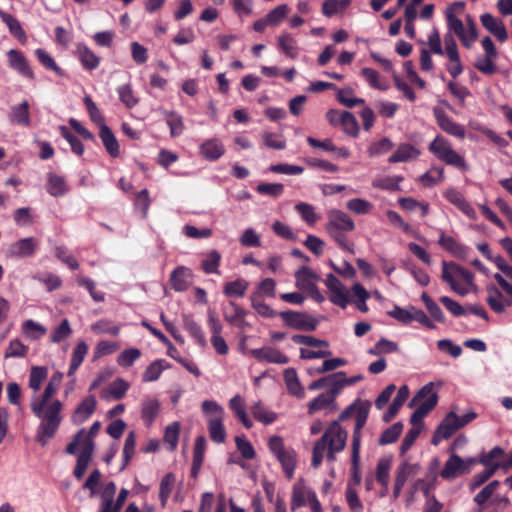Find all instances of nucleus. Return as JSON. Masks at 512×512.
<instances>
[{"mask_svg": "<svg viewBox=\"0 0 512 512\" xmlns=\"http://www.w3.org/2000/svg\"><path fill=\"white\" fill-rule=\"evenodd\" d=\"M364 404H368L369 408L371 407L369 401L361 402L356 400L341 412L338 420H334L329 424L324 434L316 441L313 447L311 464L314 468H318L321 465L326 450L328 461H334L335 454L344 450L348 433L341 427L340 422L346 421L355 414L356 424L358 410Z\"/></svg>", "mask_w": 512, "mask_h": 512, "instance_id": "obj_1", "label": "nucleus"}, {"mask_svg": "<svg viewBox=\"0 0 512 512\" xmlns=\"http://www.w3.org/2000/svg\"><path fill=\"white\" fill-rule=\"evenodd\" d=\"M63 404L59 400L43 402L34 400L31 403L33 414L41 420L35 435V440L42 447H45L49 441L56 435L61 422V411Z\"/></svg>", "mask_w": 512, "mask_h": 512, "instance_id": "obj_2", "label": "nucleus"}, {"mask_svg": "<svg viewBox=\"0 0 512 512\" xmlns=\"http://www.w3.org/2000/svg\"><path fill=\"white\" fill-rule=\"evenodd\" d=\"M428 150L446 165L452 166L460 171H467L469 169L465 158L455 151L449 140L442 135H437L434 140L430 142Z\"/></svg>", "mask_w": 512, "mask_h": 512, "instance_id": "obj_3", "label": "nucleus"}, {"mask_svg": "<svg viewBox=\"0 0 512 512\" xmlns=\"http://www.w3.org/2000/svg\"><path fill=\"white\" fill-rule=\"evenodd\" d=\"M424 400L419 407L412 413L410 423L412 427L423 426V419L428 413L435 408L438 403V394L434 391L433 382L425 384L413 397L409 406L412 407L413 403Z\"/></svg>", "mask_w": 512, "mask_h": 512, "instance_id": "obj_4", "label": "nucleus"}, {"mask_svg": "<svg viewBox=\"0 0 512 512\" xmlns=\"http://www.w3.org/2000/svg\"><path fill=\"white\" fill-rule=\"evenodd\" d=\"M369 415V405H362L357 413V423L354 427L352 436V455H351V470H352V481L355 485L361 483V472L359 469L360 461V446H361V430L365 426Z\"/></svg>", "mask_w": 512, "mask_h": 512, "instance_id": "obj_5", "label": "nucleus"}, {"mask_svg": "<svg viewBox=\"0 0 512 512\" xmlns=\"http://www.w3.org/2000/svg\"><path fill=\"white\" fill-rule=\"evenodd\" d=\"M269 451L280 462L287 479H292L296 468V452L292 447L285 446L281 436L273 435L268 439Z\"/></svg>", "mask_w": 512, "mask_h": 512, "instance_id": "obj_6", "label": "nucleus"}, {"mask_svg": "<svg viewBox=\"0 0 512 512\" xmlns=\"http://www.w3.org/2000/svg\"><path fill=\"white\" fill-rule=\"evenodd\" d=\"M279 316L284 321V324L296 330L302 331H314L316 330L319 321L305 312L296 311H283L279 313Z\"/></svg>", "mask_w": 512, "mask_h": 512, "instance_id": "obj_7", "label": "nucleus"}, {"mask_svg": "<svg viewBox=\"0 0 512 512\" xmlns=\"http://www.w3.org/2000/svg\"><path fill=\"white\" fill-rule=\"evenodd\" d=\"M101 428V423L95 421L89 431L87 432L84 428L80 429L73 437L72 441L66 446L65 452L70 455H75L78 451L79 446H85L91 443V447L95 449L94 438L97 436Z\"/></svg>", "mask_w": 512, "mask_h": 512, "instance_id": "obj_8", "label": "nucleus"}, {"mask_svg": "<svg viewBox=\"0 0 512 512\" xmlns=\"http://www.w3.org/2000/svg\"><path fill=\"white\" fill-rule=\"evenodd\" d=\"M433 115L437 125L440 129L458 139H464L466 136L465 127L455 122L448 114L440 107L433 108Z\"/></svg>", "mask_w": 512, "mask_h": 512, "instance_id": "obj_9", "label": "nucleus"}, {"mask_svg": "<svg viewBox=\"0 0 512 512\" xmlns=\"http://www.w3.org/2000/svg\"><path fill=\"white\" fill-rule=\"evenodd\" d=\"M38 248V241L34 237L20 239L10 244L6 257L12 259L33 257Z\"/></svg>", "mask_w": 512, "mask_h": 512, "instance_id": "obj_10", "label": "nucleus"}, {"mask_svg": "<svg viewBox=\"0 0 512 512\" xmlns=\"http://www.w3.org/2000/svg\"><path fill=\"white\" fill-rule=\"evenodd\" d=\"M327 231L350 232L355 229L353 219L341 210L333 209L328 212Z\"/></svg>", "mask_w": 512, "mask_h": 512, "instance_id": "obj_11", "label": "nucleus"}, {"mask_svg": "<svg viewBox=\"0 0 512 512\" xmlns=\"http://www.w3.org/2000/svg\"><path fill=\"white\" fill-rule=\"evenodd\" d=\"M325 285L330 291V301L343 309L346 308L349 303L348 293L345 291L341 281L330 273L326 277Z\"/></svg>", "mask_w": 512, "mask_h": 512, "instance_id": "obj_12", "label": "nucleus"}, {"mask_svg": "<svg viewBox=\"0 0 512 512\" xmlns=\"http://www.w3.org/2000/svg\"><path fill=\"white\" fill-rule=\"evenodd\" d=\"M457 430H459L458 416L451 411L445 416L436 429L432 437V444L438 445L441 440L450 438Z\"/></svg>", "mask_w": 512, "mask_h": 512, "instance_id": "obj_13", "label": "nucleus"}, {"mask_svg": "<svg viewBox=\"0 0 512 512\" xmlns=\"http://www.w3.org/2000/svg\"><path fill=\"white\" fill-rule=\"evenodd\" d=\"M480 22L499 42L503 43L508 39L506 27L501 19L494 17L490 13H484L480 16Z\"/></svg>", "mask_w": 512, "mask_h": 512, "instance_id": "obj_14", "label": "nucleus"}, {"mask_svg": "<svg viewBox=\"0 0 512 512\" xmlns=\"http://www.w3.org/2000/svg\"><path fill=\"white\" fill-rule=\"evenodd\" d=\"M252 357L260 362L276 363V364H287L289 357L280 352L278 349L264 346L258 349H252L250 351Z\"/></svg>", "mask_w": 512, "mask_h": 512, "instance_id": "obj_15", "label": "nucleus"}, {"mask_svg": "<svg viewBox=\"0 0 512 512\" xmlns=\"http://www.w3.org/2000/svg\"><path fill=\"white\" fill-rule=\"evenodd\" d=\"M224 320L232 326L243 329L247 324L245 317L246 310L234 301H230L227 306L222 308Z\"/></svg>", "mask_w": 512, "mask_h": 512, "instance_id": "obj_16", "label": "nucleus"}, {"mask_svg": "<svg viewBox=\"0 0 512 512\" xmlns=\"http://www.w3.org/2000/svg\"><path fill=\"white\" fill-rule=\"evenodd\" d=\"M9 66L17 71L20 75L34 79V72L30 67L29 62L19 50L11 49L7 52Z\"/></svg>", "mask_w": 512, "mask_h": 512, "instance_id": "obj_17", "label": "nucleus"}, {"mask_svg": "<svg viewBox=\"0 0 512 512\" xmlns=\"http://www.w3.org/2000/svg\"><path fill=\"white\" fill-rule=\"evenodd\" d=\"M488 296H487V304L490 307V309L497 313L501 314L506 311L507 307L512 306V299L511 297L507 296L504 297L502 292L496 288V287H490L487 289Z\"/></svg>", "mask_w": 512, "mask_h": 512, "instance_id": "obj_18", "label": "nucleus"}, {"mask_svg": "<svg viewBox=\"0 0 512 512\" xmlns=\"http://www.w3.org/2000/svg\"><path fill=\"white\" fill-rule=\"evenodd\" d=\"M96 410V399L93 395L87 396L82 402L77 406L76 410L71 416V421L80 425L84 423Z\"/></svg>", "mask_w": 512, "mask_h": 512, "instance_id": "obj_19", "label": "nucleus"}, {"mask_svg": "<svg viewBox=\"0 0 512 512\" xmlns=\"http://www.w3.org/2000/svg\"><path fill=\"white\" fill-rule=\"evenodd\" d=\"M75 54L84 69L92 71L99 67L100 57L85 44L78 43Z\"/></svg>", "mask_w": 512, "mask_h": 512, "instance_id": "obj_20", "label": "nucleus"}, {"mask_svg": "<svg viewBox=\"0 0 512 512\" xmlns=\"http://www.w3.org/2000/svg\"><path fill=\"white\" fill-rule=\"evenodd\" d=\"M465 472H469V466H465L464 460H462L458 455L452 454L446 461L440 475L443 479H453L458 474H463Z\"/></svg>", "mask_w": 512, "mask_h": 512, "instance_id": "obj_21", "label": "nucleus"}, {"mask_svg": "<svg viewBox=\"0 0 512 512\" xmlns=\"http://www.w3.org/2000/svg\"><path fill=\"white\" fill-rule=\"evenodd\" d=\"M29 108V103L26 100L18 105L12 106L8 114L9 121L12 124L29 127L31 124Z\"/></svg>", "mask_w": 512, "mask_h": 512, "instance_id": "obj_22", "label": "nucleus"}, {"mask_svg": "<svg viewBox=\"0 0 512 512\" xmlns=\"http://www.w3.org/2000/svg\"><path fill=\"white\" fill-rule=\"evenodd\" d=\"M228 405L234 416L242 423L246 429L252 428L253 422L246 412L245 400L241 395L237 394L233 396L229 400Z\"/></svg>", "mask_w": 512, "mask_h": 512, "instance_id": "obj_23", "label": "nucleus"}, {"mask_svg": "<svg viewBox=\"0 0 512 512\" xmlns=\"http://www.w3.org/2000/svg\"><path fill=\"white\" fill-rule=\"evenodd\" d=\"M444 197L453 205H455L461 212H463L468 217L474 219L476 216V212L470 203L465 199V197L458 190L454 188L447 189L444 193Z\"/></svg>", "mask_w": 512, "mask_h": 512, "instance_id": "obj_24", "label": "nucleus"}, {"mask_svg": "<svg viewBox=\"0 0 512 512\" xmlns=\"http://www.w3.org/2000/svg\"><path fill=\"white\" fill-rule=\"evenodd\" d=\"M192 273L191 270L184 266L175 268L170 275V284L175 291L183 292L189 288Z\"/></svg>", "mask_w": 512, "mask_h": 512, "instance_id": "obj_25", "label": "nucleus"}, {"mask_svg": "<svg viewBox=\"0 0 512 512\" xmlns=\"http://www.w3.org/2000/svg\"><path fill=\"white\" fill-rule=\"evenodd\" d=\"M94 450L95 449L91 447V443H88L85 446H81V450L73 470V474L78 480H81L85 475V472L92 460Z\"/></svg>", "mask_w": 512, "mask_h": 512, "instance_id": "obj_26", "label": "nucleus"}, {"mask_svg": "<svg viewBox=\"0 0 512 512\" xmlns=\"http://www.w3.org/2000/svg\"><path fill=\"white\" fill-rule=\"evenodd\" d=\"M46 191L53 197H62L69 191L68 184L63 176L55 173H48Z\"/></svg>", "mask_w": 512, "mask_h": 512, "instance_id": "obj_27", "label": "nucleus"}, {"mask_svg": "<svg viewBox=\"0 0 512 512\" xmlns=\"http://www.w3.org/2000/svg\"><path fill=\"white\" fill-rule=\"evenodd\" d=\"M224 152V145L216 138L206 140L200 145V154L209 161L218 160Z\"/></svg>", "mask_w": 512, "mask_h": 512, "instance_id": "obj_28", "label": "nucleus"}, {"mask_svg": "<svg viewBox=\"0 0 512 512\" xmlns=\"http://www.w3.org/2000/svg\"><path fill=\"white\" fill-rule=\"evenodd\" d=\"M99 137L107 153L113 158L118 157L120 154L118 140L116 139L113 131L106 124H102L100 126Z\"/></svg>", "mask_w": 512, "mask_h": 512, "instance_id": "obj_29", "label": "nucleus"}, {"mask_svg": "<svg viewBox=\"0 0 512 512\" xmlns=\"http://www.w3.org/2000/svg\"><path fill=\"white\" fill-rule=\"evenodd\" d=\"M409 397V388L407 385H403L399 388L396 397L393 399L391 405L388 410L383 415V421L388 423L390 422L399 412L400 408L404 404V402Z\"/></svg>", "mask_w": 512, "mask_h": 512, "instance_id": "obj_30", "label": "nucleus"}, {"mask_svg": "<svg viewBox=\"0 0 512 512\" xmlns=\"http://www.w3.org/2000/svg\"><path fill=\"white\" fill-rule=\"evenodd\" d=\"M420 151L408 143L400 144L396 151L388 158L389 163L407 162L418 158Z\"/></svg>", "mask_w": 512, "mask_h": 512, "instance_id": "obj_31", "label": "nucleus"}, {"mask_svg": "<svg viewBox=\"0 0 512 512\" xmlns=\"http://www.w3.org/2000/svg\"><path fill=\"white\" fill-rule=\"evenodd\" d=\"M295 279L297 288L309 292L316 285L318 276L309 267L303 266L295 273Z\"/></svg>", "mask_w": 512, "mask_h": 512, "instance_id": "obj_32", "label": "nucleus"}, {"mask_svg": "<svg viewBox=\"0 0 512 512\" xmlns=\"http://www.w3.org/2000/svg\"><path fill=\"white\" fill-rule=\"evenodd\" d=\"M438 243L442 248L457 258H465L467 254V247L460 244L453 237L447 236L444 233H441Z\"/></svg>", "mask_w": 512, "mask_h": 512, "instance_id": "obj_33", "label": "nucleus"}, {"mask_svg": "<svg viewBox=\"0 0 512 512\" xmlns=\"http://www.w3.org/2000/svg\"><path fill=\"white\" fill-rule=\"evenodd\" d=\"M183 326L199 346L205 347L207 345L201 326L191 316L183 315Z\"/></svg>", "mask_w": 512, "mask_h": 512, "instance_id": "obj_34", "label": "nucleus"}, {"mask_svg": "<svg viewBox=\"0 0 512 512\" xmlns=\"http://www.w3.org/2000/svg\"><path fill=\"white\" fill-rule=\"evenodd\" d=\"M170 368V364L164 359H157L150 363L146 370L142 374L143 382H154L157 381L162 372Z\"/></svg>", "mask_w": 512, "mask_h": 512, "instance_id": "obj_35", "label": "nucleus"}, {"mask_svg": "<svg viewBox=\"0 0 512 512\" xmlns=\"http://www.w3.org/2000/svg\"><path fill=\"white\" fill-rule=\"evenodd\" d=\"M250 411L254 419L264 425L272 424L277 419V414L268 410L261 401H257L250 406Z\"/></svg>", "mask_w": 512, "mask_h": 512, "instance_id": "obj_36", "label": "nucleus"}, {"mask_svg": "<svg viewBox=\"0 0 512 512\" xmlns=\"http://www.w3.org/2000/svg\"><path fill=\"white\" fill-rule=\"evenodd\" d=\"M176 477L172 472L166 473L159 484V500L162 508H165L168 499L174 489Z\"/></svg>", "mask_w": 512, "mask_h": 512, "instance_id": "obj_37", "label": "nucleus"}, {"mask_svg": "<svg viewBox=\"0 0 512 512\" xmlns=\"http://www.w3.org/2000/svg\"><path fill=\"white\" fill-rule=\"evenodd\" d=\"M224 417H214L208 420V431L211 440L215 443H223L226 440V431L223 425Z\"/></svg>", "mask_w": 512, "mask_h": 512, "instance_id": "obj_38", "label": "nucleus"}, {"mask_svg": "<svg viewBox=\"0 0 512 512\" xmlns=\"http://www.w3.org/2000/svg\"><path fill=\"white\" fill-rule=\"evenodd\" d=\"M221 254L217 250H210L206 253L201 262V268L206 274H219Z\"/></svg>", "mask_w": 512, "mask_h": 512, "instance_id": "obj_39", "label": "nucleus"}, {"mask_svg": "<svg viewBox=\"0 0 512 512\" xmlns=\"http://www.w3.org/2000/svg\"><path fill=\"white\" fill-rule=\"evenodd\" d=\"M249 283L242 278L236 279L225 283L223 287V293L227 297H238L241 298L245 295L248 289Z\"/></svg>", "mask_w": 512, "mask_h": 512, "instance_id": "obj_40", "label": "nucleus"}, {"mask_svg": "<svg viewBox=\"0 0 512 512\" xmlns=\"http://www.w3.org/2000/svg\"><path fill=\"white\" fill-rule=\"evenodd\" d=\"M87 352L88 345L84 341H81L76 345L72 353L71 362L67 373L69 377L72 376L80 367Z\"/></svg>", "mask_w": 512, "mask_h": 512, "instance_id": "obj_41", "label": "nucleus"}, {"mask_svg": "<svg viewBox=\"0 0 512 512\" xmlns=\"http://www.w3.org/2000/svg\"><path fill=\"white\" fill-rule=\"evenodd\" d=\"M0 18L7 25L10 33L19 40L25 39L26 34L20 22L13 15L0 10Z\"/></svg>", "mask_w": 512, "mask_h": 512, "instance_id": "obj_42", "label": "nucleus"}, {"mask_svg": "<svg viewBox=\"0 0 512 512\" xmlns=\"http://www.w3.org/2000/svg\"><path fill=\"white\" fill-rule=\"evenodd\" d=\"M404 180L403 176H387L383 178L376 179L372 182L374 188L386 190V191H400V183Z\"/></svg>", "mask_w": 512, "mask_h": 512, "instance_id": "obj_43", "label": "nucleus"}, {"mask_svg": "<svg viewBox=\"0 0 512 512\" xmlns=\"http://www.w3.org/2000/svg\"><path fill=\"white\" fill-rule=\"evenodd\" d=\"M279 49L289 58L295 59L298 56L296 40L290 34H284L278 38Z\"/></svg>", "mask_w": 512, "mask_h": 512, "instance_id": "obj_44", "label": "nucleus"}, {"mask_svg": "<svg viewBox=\"0 0 512 512\" xmlns=\"http://www.w3.org/2000/svg\"><path fill=\"white\" fill-rule=\"evenodd\" d=\"M442 280L449 284L450 288L460 296H466L469 293V289L461 285L454 279V276L448 270V263L443 261L442 263Z\"/></svg>", "mask_w": 512, "mask_h": 512, "instance_id": "obj_45", "label": "nucleus"}, {"mask_svg": "<svg viewBox=\"0 0 512 512\" xmlns=\"http://www.w3.org/2000/svg\"><path fill=\"white\" fill-rule=\"evenodd\" d=\"M421 300L423 301L428 313L430 314L431 318L438 322V323H444L445 322V315L441 308L438 306V304L432 300V298L426 293L423 292L421 295Z\"/></svg>", "mask_w": 512, "mask_h": 512, "instance_id": "obj_46", "label": "nucleus"}, {"mask_svg": "<svg viewBox=\"0 0 512 512\" xmlns=\"http://www.w3.org/2000/svg\"><path fill=\"white\" fill-rule=\"evenodd\" d=\"M35 56L45 69L54 71L58 76H63V70L57 65L53 57L44 49L35 50Z\"/></svg>", "mask_w": 512, "mask_h": 512, "instance_id": "obj_47", "label": "nucleus"}, {"mask_svg": "<svg viewBox=\"0 0 512 512\" xmlns=\"http://www.w3.org/2000/svg\"><path fill=\"white\" fill-rule=\"evenodd\" d=\"M403 431V424L401 422H396L386 430L383 431L379 438L380 445H388L397 441L399 436Z\"/></svg>", "mask_w": 512, "mask_h": 512, "instance_id": "obj_48", "label": "nucleus"}, {"mask_svg": "<svg viewBox=\"0 0 512 512\" xmlns=\"http://www.w3.org/2000/svg\"><path fill=\"white\" fill-rule=\"evenodd\" d=\"M334 401L332 395H329L327 392L321 393L308 403V414L313 415L319 410L326 409L330 407Z\"/></svg>", "mask_w": 512, "mask_h": 512, "instance_id": "obj_49", "label": "nucleus"}, {"mask_svg": "<svg viewBox=\"0 0 512 512\" xmlns=\"http://www.w3.org/2000/svg\"><path fill=\"white\" fill-rule=\"evenodd\" d=\"M500 467L499 463H494L491 467H486L482 472L477 473L472 478L469 489L470 491H474L482 484H484L488 479H490L496 472V470Z\"/></svg>", "mask_w": 512, "mask_h": 512, "instance_id": "obj_50", "label": "nucleus"}, {"mask_svg": "<svg viewBox=\"0 0 512 512\" xmlns=\"http://www.w3.org/2000/svg\"><path fill=\"white\" fill-rule=\"evenodd\" d=\"M251 305L253 309L263 317L274 318L279 315V313L273 310L268 304L264 302L263 299H261L259 294H254L251 296Z\"/></svg>", "mask_w": 512, "mask_h": 512, "instance_id": "obj_51", "label": "nucleus"}, {"mask_svg": "<svg viewBox=\"0 0 512 512\" xmlns=\"http://www.w3.org/2000/svg\"><path fill=\"white\" fill-rule=\"evenodd\" d=\"M166 123L170 128L171 137H178L184 131V122L182 116L175 112H166Z\"/></svg>", "mask_w": 512, "mask_h": 512, "instance_id": "obj_52", "label": "nucleus"}, {"mask_svg": "<svg viewBox=\"0 0 512 512\" xmlns=\"http://www.w3.org/2000/svg\"><path fill=\"white\" fill-rule=\"evenodd\" d=\"M448 270L454 276V279L462 280L467 286H472L474 282V275L466 268L454 263H448Z\"/></svg>", "mask_w": 512, "mask_h": 512, "instance_id": "obj_53", "label": "nucleus"}, {"mask_svg": "<svg viewBox=\"0 0 512 512\" xmlns=\"http://www.w3.org/2000/svg\"><path fill=\"white\" fill-rule=\"evenodd\" d=\"M59 132L60 135L70 144L73 153H75L78 156H81L84 153V145L77 137H75L69 131V129L66 126H59Z\"/></svg>", "mask_w": 512, "mask_h": 512, "instance_id": "obj_54", "label": "nucleus"}, {"mask_svg": "<svg viewBox=\"0 0 512 512\" xmlns=\"http://www.w3.org/2000/svg\"><path fill=\"white\" fill-rule=\"evenodd\" d=\"M390 478V462L385 459H381L377 463L376 468V480L381 484L385 491H388Z\"/></svg>", "mask_w": 512, "mask_h": 512, "instance_id": "obj_55", "label": "nucleus"}, {"mask_svg": "<svg viewBox=\"0 0 512 512\" xmlns=\"http://www.w3.org/2000/svg\"><path fill=\"white\" fill-rule=\"evenodd\" d=\"M120 101L129 109L138 104V98L134 95L130 84H125L117 88Z\"/></svg>", "mask_w": 512, "mask_h": 512, "instance_id": "obj_56", "label": "nucleus"}, {"mask_svg": "<svg viewBox=\"0 0 512 512\" xmlns=\"http://www.w3.org/2000/svg\"><path fill=\"white\" fill-rule=\"evenodd\" d=\"M497 57H489L484 55L482 57H478L474 63V67L481 73L485 75H493L497 67L495 65V60Z\"/></svg>", "mask_w": 512, "mask_h": 512, "instance_id": "obj_57", "label": "nucleus"}, {"mask_svg": "<svg viewBox=\"0 0 512 512\" xmlns=\"http://www.w3.org/2000/svg\"><path fill=\"white\" fill-rule=\"evenodd\" d=\"M63 378V374L61 372H55L50 378L48 384L46 385L44 392L39 399L43 402H49L53 395L56 393L61 381Z\"/></svg>", "mask_w": 512, "mask_h": 512, "instance_id": "obj_58", "label": "nucleus"}, {"mask_svg": "<svg viewBox=\"0 0 512 512\" xmlns=\"http://www.w3.org/2000/svg\"><path fill=\"white\" fill-rule=\"evenodd\" d=\"M346 207L349 211L357 215L368 214L373 205L369 201L362 198H354L347 202Z\"/></svg>", "mask_w": 512, "mask_h": 512, "instance_id": "obj_59", "label": "nucleus"}, {"mask_svg": "<svg viewBox=\"0 0 512 512\" xmlns=\"http://www.w3.org/2000/svg\"><path fill=\"white\" fill-rule=\"evenodd\" d=\"M141 355L142 353L138 348L125 349L118 355L117 363L121 367H130Z\"/></svg>", "mask_w": 512, "mask_h": 512, "instance_id": "obj_60", "label": "nucleus"}, {"mask_svg": "<svg viewBox=\"0 0 512 512\" xmlns=\"http://www.w3.org/2000/svg\"><path fill=\"white\" fill-rule=\"evenodd\" d=\"M160 404L157 400H149L143 404L142 419L149 426L151 425L156 416L158 415Z\"/></svg>", "mask_w": 512, "mask_h": 512, "instance_id": "obj_61", "label": "nucleus"}, {"mask_svg": "<svg viewBox=\"0 0 512 512\" xmlns=\"http://www.w3.org/2000/svg\"><path fill=\"white\" fill-rule=\"evenodd\" d=\"M295 210L308 225H314L318 220L314 207L308 203L301 202L296 204Z\"/></svg>", "mask_w": 512, "mask_h": 512, "instance_id": "obj_62", "label": "nucleus"}, {"mask_svg": "<svg viewBox=\"0 0 512 512\" xmlns=\"http://www.w3.org/2000/svg\"><path fill=\"white\" fill-rule=\"evenodd\" d=\"M343 131L356 137L359 134V125L355 116L349 111H343V122L341 124Z\"/></svg>", "mask_w": 512, "mask_h": 512, "instance_id": "obj_63", "label": "nucleus"}, {"mask_svg": "<svg viewBox=\"0 0 512 512\" xmlns=\"http://www.w3.org/2000/svg\"><path fill=\"white\" fill-rule=\"evenodd\" d=\"M439 301L454 317H461L467 315L466 307L462 306L460 303L451 299L450 297L442 296L439 298Z\"/></svg>", "mask_w": 512, "mask_h": 512, "instance_id": "obj_64", "label": "nucleus"}]
</instances>
